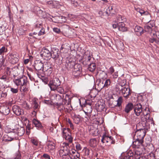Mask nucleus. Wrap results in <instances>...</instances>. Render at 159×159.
Returning <instances> with one entry per match:
<instances>
[{
  "label": "nucleus",
  "instance_id": "40",
  "mask_svg": "<svg viewBox=\"0 0 159 159\" xmlns=\"http://www.w3.org/2000/svg\"><path fill=\"white\" fill-rule=\"evenodd\" d=\"M149 111H148V113H145L144 111H143V115L144 116L145 118L144 119H142V120L143 121H147V120L149 118L150 115L149 113Z\"/></svg>",
  "mask_w": 159,
  "mask_h": 159
},
{
  "label": "nucleus",
  "instance_id": "21",
  "mask_svg": "<svg viewBox=\"0 0 159 159\" xmlns=\"http://www.w3.org/2000/svg\"><path fill=\"white\" fill-rule=\"evenodd\" d=\"M134 111L137 116H139L142 112V107L140 103L137 104L134 106Z\"/></svg>",
  "mask_w": 159,
  "mask_h": 159
},
{
  "label": "nucleus",
  "instance_id": "22",
  "mask_svg": "<svg viewBox=\"0 0 159 159\" xmlns=\"http://www.w3.org/2000/svg\"><path fill=\"white\" fill-rule=\"evenodd\" d=\"M134 141L133 142V147L135 148H139L141 145H142L143 142V140H139L136 138H134Z\"/></svg>",
  "mask_w": 159,
  "mask_h": 159
},
{
  "label": "nucleus",
  "instance_id": "3",
  "mask_svg": "<svg viewBox=\"0 0 159 159\" xmlns=\"http://www.w3.org/2000/svg\"><path fill=\"white\" fill-rule=\"evenodd\" d=\"M139 124L136 125L137 130L135 132L134 138H136L139 140H143L146 134L147 130L145 128L138 129V126Z\"/></svg>",
  "mask_w": 159,
  "mask_h": 159
},
{
  "label": "nucleus",
  "instance_id": "16",
  "mask_svg": "<svg viewBox=\"0 0 159 159\" xmlns=\"http://www.w3.org/2000/svg\"><path fill=\"white\" fill-rule=\"evenodd\" d=\"M34 67L38 72H43V64L41 61L37 60L35 61Z\"/></svg>",
  "mask_w": 159,
  "mask_h": 159
},
{
  "label": "nucleus",
  "instance_id": "44",
  "mask_svg": "<svg viewBox=\"0 0 159 159\" xmlns=\"http://www.w3.org/2000/svg\"><path fill=\"white\" fill-rule=\"evenodd\" d=\"M7 48L5 46H3L0 49V54H4V53L7 52Z\"/></svg>",
  "mask_w": 159,
  "mask_h": 159
},
{
  "label": "nucleus",
  "instance_id": "64",
  "mask_svg": "<svg viewBox=\"0 0 159 159\" xmlns=\"http://www.w3.org/2000/svg\"><path fill=\"white\" fill-rule=\"evenodd\" d=\"M53 30L54 32L57 33H59L61 32L60 29L57 28H54Z\"/></svg>",
  "mask_w": 159,
  "mask_h": 159
},
{
  "label": "nucleus",
  "instance_id": "7",
  "mask_svg": "<svg viewBox=\"0 0 159 159\" xmlns=\"http://www.w3.org/2000/svg\"><path fill=\"white\" fill-rule=\"evenodd\" d=\"M43 71L47 75H50L52 73L53 70V66L50 62H47L43 64Z\"/></svg>",
  "mask_w": 159,
  "mask_h": 159
},
{
  "label": "nucleus",
  "instance_id": "55",
  "mask_svg": "<svg viewBox=\"0 0 159 159\" xmlns=\"http://www.w3.org/2000/svg\"><path fill=\"white\" fill-rule=\"evenodd\" d=\"M37 100H34V109H37L39 108V104L38 103Z\"/></svg>",
  "mask_w": 159,
  "mask_h": 159
},
{
  "label": "nucleus",
  "instance_id": "63",
  "mask_svg": "<svg viewBox=\"0 0 159 159\" xmlns=\"http://www.w3.org/2000/svg\"><path fill=\"white\" fill-rule=\"evenodd\" d=\"M75 147L77 150H80L81 149L80 145L79 143H77L76 144Z\"/></svg>",
  "mask_w": 159,
  "mask_h": 159
},
{
  "label": "nucleus",
  "instance_id": "47",
  "mask_svg": "<svg viewBox=\"0 0 159 159\" xmlns=\"http://www.w3.org/2000/svg\"><path fill=\"white\" fill-rule=\"evenodd\" d=\"M41 30L38 33V35L39 36L43 35L45 34L44 29L43 28V27L41 28Z\"/></svg>",
  "mask_w": 159,
  "mask_h": 159
},
{
  "label": "nucleus",
  "instance_id": "30",
  "mask_svg": "<svg viewBox=\"0 0 159 159\" xmlns=\"http://www.w3.org/2000/svg\"><path fill=\"white\" fill-rule=\"evenodd\" d=\"M134 31L137 35H140L143 33V28L139 26H136L134 28Z\"/></svg>",
  "mask_w": 159,
  "mask_h": 159
},
{
  "label": "nucleus",
  "instance_id": "1",
  "mask_svg": "<svg viewBox=\"0 0 159 159\" xmlns=\"http://www.w3.org/2000/svg\"><path fill=\"white\" fill-rule=\"evenodd\" d=\"M84 56L85 59L84 62H87L86 64L88 65V70L91 72H93L96 69V65L95 63H91L93 59L92 54L88 50L84 53Z\"/></svg>",
  "mask_w": 159,
  "mask_h": 159
},
{
  "label": "nucleus",
  "instance_id": "45",
  "mask_svg": "<svg viewBox=\"0 0 159 159\" xmlns=\"http://www.w3.org/2000/svg\"><path fill=\"white\" fill-rule=\"evenodd\" d=\"M153 35L154 36L152 38H150L149 39V41L151 43H153L155 41V40L156 39V38L157 37V33L155 32V33H153Z\"/></svg>",
  "mask_w": 159,
  "mask_h": 159
},
{
  "label": "nucleus",
  "instance_id": "36",
  "mask_svg": "<svg viewBox=\"0 0 159 159\" xmlns=\"http://www.w3.org/2000/svg\"><path fill=\"white\" fill-rule=\"evenodd\" d=\"M125 20V18L122 17L121 16H118L117 18V23H124L123 22Z\"/></svg>",
  "mask_w": 159,
  "mask_h": 159
},
{
  "label": "nucleus",
  "instance_id": "23",
  "mask_svg": "<svg viewBox=\"0 0 159 159\" xmlns=\"http://www.w3.org/2000/svg\"><path fill=\"white\" fill-rule=\"evenodd\" d=\"M55 143L52 141L50 140L47 141V147L48 150L49 152L53 150L55 148Z\"/></svg>",
  "mask_w": 159,
  "mask_h": 159
},
{
  "label": "nucleus",
  "instance_id": "2",
  "mask_svg": "<svg viewBox=\"0 0 159 159\" xmlns=\"http://www.w3.org/2000/svg\"><path fill=\"white\" fill-rule=\"evenodd\" d=\"M64 104V111L67 113H70L72 110L71 103V97L68 94H66L65 98L62 100Z\"/></svg>",
  "mask_w": 159,
  "mask_h": 159
},
{
  "label": "nucleus",
  "instance_id": "51",
  "mask_svg": "<svg viewBox=\"0 0 159 159\" xmlns=\"http://www.w3.org/2000/svg\"><path fill=\"white\" fill-rule=\"evenodd\" d=\"M10 90L11 92L13 93H16L18 92V89L17 88H14L12 87H11Z\"/></svg>",
  "mask_w": 159,
  "mask_h": 159
},
{
  "label": "nucleus",
  "instance_id": "37",
  "mask_svg": "<svg viewBox=\"0 0 159 159\" xmlns=\"http://www.w3.org/2000/svg\"><path fill=\"white\" fill-rule=\"evenodd\" d=\"M96 107L99 111H103L105 108V104L103 103L102 104H99L98 103L96 104Z\"/></svg>",
  "mask_w": 159,
  "mask_h": 159
},
{
  "label": "nucleus",
  "instance_id": "17",
  "mask_svg": "<svg viewBox=\"0 0 159 159\" xmlns=\"http://www.w3.org/2000/svg\"><path fill=\"white\" fill-rule=\"evenodd\" d=\"M120 93H121L123 96L126 99L129 97L131 94L130 89L129 88L125 87H123L121 89Z\"/></svg>",
  "mask_w": 159,
  "mask_h": 159
},
{
  "label": "nucleus",
  "instance_id": "10",
  "mask_svg": "<svg viewBox=\"0 0 159 159\" xmlns=\"http://www.w3.org/2000/svg\"><path fill=\"white\" fill-rule=\"evenodd\" d=\"M14 83L17 86L26 84V83L29 82L28 81L27 78L25 76H23L19 79H16L13 80Z\"/></svg>",
  "mask_w": 159,
  "mask_h": 159
},
{
  "label": "nucleus",
  "instance_id": "8",
  "mask_svg": "<svg viewBox=\"0 0 159 159\" xmlns=\"http://www.w3.org/2000/svg\"><path fill=\"white\" fill-rule=\"evenodd\" d=\"M61 84V83L59 79L55 78L49 82V86L51 90H55L57 87L59 86Z\"/></svg>",
  "mask_w": 159,
  "mask_h": 159
},
{
  "label": "nucleus",
  "instance_id": "27",
  "mask_svg": "<svg viewBox=\"0 0 159 159\" xmlns=\"http://www.w3.org/2000/svg\"><path fill=\"white\" fill-rule=\"evenodd\" d=\"M134 107V105L131 103H128L125 107L124 111L126 113H129L132 110Z\"/></svg>",
  "mask_w": 159,
  "mask_h": 159
},
{
  "label": "nucleus",
  "instance_id": "18",
  "mask_svg": "<svg viewBox=\"0 0 159 159\" xmlns=\"http://www.w3.org/2000/svg\"><path fill=\"white\" fill-rule=\"evenodd\" d=\"M101 142L104 143L106 142V143H110L111 144H114L115 143V141L113 140V138L111 136L108 137L105 134H104L101 139Z\"/></svg>",
  "mask_w": 159,
  "mask_h": 159
},
{
  "label": "nucleus",
  "instance_id": "43",
  "mask_svg": "<svg viewBox=\"0 0 159 159\" xmlns=\"http://www.w3.org/2000/svg\"><path fill=\"white\" fill-rule=\"evenodd\" d=\"M80 155L79 153H76V154L74 155L73 156L71 154L70 155L69 158L70 159H80Z\"/></svg>",
  "mask_w": 159,
  "mask_h": 159
},
{
  "label": "nucleus",
  "instance_id": "28",
  "mask_svg": "<svg viewBox=\"0 0 159 159\" xmlns=\"http://www.w3.org/2000/svg\"><path fill=\"white\" fill-rule=\"evenodd\" d=\"M117 27L119 30L122 32H125L127 31V28L125 26V25L124 23H117Z\"/></svg>",
  "mask_w": 159,
  "mask_h": 159
},
{
  "label": "nucleus",
  "instance_id": "31",
  "mask_svg": "<svg viewBox=\"0 0 159 159\" xmlns=\"http://www.w3.org/2000/svg\"><path fill=\"white\" fill-rule=\"evenodd\" d=\"M33 122L35 126L37 128V129H40L42 128L43 126L41 123L38 120L34 119L33 120Z\"/></svg>",
  "mask_w": 159,
  "mask_h": 159
},
{
  "label": "nucleus",
  "instance_id": "19",
  "mask_svg": "<svg viewBox=\"0 0 159 159\" xmlns=\"http://www.w3.org/2000/svg\"><path fill=\"white\" fill-rule=\"evenodd\" d=\"M101 80H100V83L98 84L99 86V89H101L104 87L108 88L111 84V80L109 79H105L103 80L104 84L103 85V81L101 82Z\"/></svg>",
  "mask_w": 159,
  "mask_h": 159
},
{
  "label": "nucleus",
  "instance_id": "12",
  "mask_svg": "<svg viewBox=\"0 0 159 159\" xmlns=\"http://www.w3.org/2000/svg\"><path fill=\"white\" fill-rule=\"evenodd\" d=\"M19 59V57L16 54L10 53L8 56L9 61L13 64H15L17 63Z\"/></svg>",
  "mask_w": 159,
  "mask_h": 159
},
{
  "label": "nucleus",
  "instance_id": "24",
  "mask_svg": "<svg viewBox=\"0 0 159 159\" xmlns=\"http://www.w3.org/2000/svg\"><path fill=\"white\" fill-rule=\"evenodd\" d=\"M115 12V8L112 6H109L106 10V13L107 16L114 14Z\"/></svg>",
  "mask_w": 159,
  "mask_h": 159
},
{
  "label": "nucleus",
  "instance_id": "5",
  "mask_svg": "<svg viewBox=\"0 0 159 159\" xmlns=\"http://www.w3.org/2000/svg\"><path fill=\"white\" fill-rule=\"evenodd\" d=\"M62 147L63 148L62 149L61 148L60 151L62 156H68L69 157L70 155L71 154V152L69 143L64 142L62 144Z\"/></svg>",
  "mask_w": 159,
  "mask_h": 159
},
{
  "label": "nucleus",
  "instance_id": "13",
  "mask_svg": "<svg viewBox=\"0 0 159 159\" xmlns=\"http://www.w3.org/2000/svg\"><path fill=\"white\" fill-rule=\"evenodd\" d=\"M82 70V68L81 65L79 64H75L73 70L72 74L74 76H78L80 75Z\"/></svg>",
  "mask_w": 159,
  "mask_h": 159
},
{
  "label": "nucleus",
  "instance_id": "35",
  "mask_svg": "<svg viewBox=\"0 0 159 159\" xmlns=\"http://www.w3.org/2000/svg\"><path fill=\"white\" fill-rule=\"evenodd\" d=\"M73 120L75 124H78L81 121V117L79 115H75L73 118Z\"/></svg>",
  "mask_w": 159,
  "mask_h": 159
},
{
  "label": "nucleus",
  "instance_id": "58",
  "mask_svg": "<svg viewBox=\"0 0 159 159\" xmlns=\"http://www.w3.org/2000/svg\"><path fill=\"white\" fill-rule=\"evenodd\" d=\"M23 107L26 109H28L30 108L29 105L26 102H25L23 103Z\"/></svg>",
  "mask_w": 159,
  "mask_h": 159
},
{
  "label": "nucleus",
  "instance_id": "57",
  "mask_svg": "<svg viewBox=\"0 0 159 159\" xmlns=\"http://www.w3.org/2000/svg\"><path fill=\"white\" fill-rule=\"evenodd\" d=\"M92 102L93 101L91 100L87 99L85 100V105H90L91 106Z\"/></svg>",
  "mask_w": 159,
  "mask_h": 159
},
{
  "label": "nucleus",
  "instance_id": "61",
  "mask_svg": "<svg viewBox=\"0 0 159 159\" xmlns=\"http://www.w3.org/2000/svg\"><path fill=\"white\" fill-rule=\"evenodd\" d=\"M43 82L44 84H47L48 82V78L45 76L44 77L41 79Z\"/></svg>",
  "mask_w": 159,
  "mask_h": 159
},
{
  "label": "nucleus",
  "instance_id": "59",
  "mask_svg": "<svg viewBox=\"0 0 159 159\" xmlns=\"http://www.w3.org/2000/svg\"><path fill=\"white\" fill-rule=\"evenodd\" d=\"M43 157L45 159H51L50 156L47 153L43 154Z\"/></svg>",
  "mask_w": 159,
  "mask_h": 159
},
{
  "label": "nucleus",
  "instance_id": "62",
  "mask_svg": "<svg viewBox=\"0 0 159 159\" xmlns=\"http://www.w3.org/2000/svg\"><path fill=\"white\" fill-rule=\"evenodd\" d=\"M53 1H48L47 2V4L49 5L50 7L53 8Z\"/></svg>",
  "mask_w": 159,
  "mask_h": 159
},
{
  "label": "nucleus",
  "instance_id": "15",
  "mask_svg": "<svg viewBox=\"0 0 159 159\" xmlns=\"http://www.w3.org/2000/svg\"><path fill=\"white\" fill-rule=\"evenodd\" d=\"M84 111L85 113L87 116H86L85 118L88 120L90 119L91 116V113L92 111V109L91 106L90 105H85L83 108Z\"/></svg>",
  "mask_w": 159,
  "mask_h": 159
},
{
  "label": "nucleus",
  "instance_id": "26",
  "mask_svg": "<svg viewBox=\"0 0 159 159\" xmlns=\"http://www.w3.org/2000/svg\"><path fill=\"white\" fill-rule=\"evenodd\" d=\"M29 82L26 83V84L22 85L20 86V90L21 92H23L24 93H26L29 90Z\"/></svg>",
  "mask_w": 159,
  "mask_h": 159
},
{
  "label": "nucleus",
  "instance_id": "4",
  "mask_svg": "<svg viewBox=\"0 0 159 159\" xmlns=\"http://www.w3.org/2000/svg\"><path fill=\"white\" fill-rule=\"evenodd\" d=\"M61 131L63 138L69 142L72 143L73 141V138L72 137L70 129L66 127L62 128Z\"/></svg>",
  "mask_w": 159,
  "mask_h": 159
},
{
  "label": "nucleus",
  "instance_id": "46",
  "mask_svg": "<svg viewBox=\"0 0 159 159\" xmlns=\"http://www.w3.org/2000/svg\"><path fill=\"white\" fill-rule=\"evenodd\" d=\"M35 24V27L36 28H41L43 27L42 23L38 21H36Z\"/></svg>",
  "mask_w": 159,
  "mask_h": 159
},
{
  "label": "nucleus",
  "instance_id": "56",
  "mask_svg": "<svg viewBox=\"0 0 159 159\" xmlns=\"http://www.w3.org/2000/svg\"><path fill=\"white\" fill-rule=\"evenodd\" d=\"M59 5L58 2L54 1L53 3V8H57Z\"/></svg>",
  "mask_w": 159,
  "mask_h": 159
},
{
  "label": "nucleus",
  "instance_id": "52",
  "mask_svg": "<svg viewBox=\"0 0 159 159\" xmlns=\"http://www.w3.org/2000/svg\"><path fill=\"white\" fill-rule=\"evenodd\" d=\"M148 159H155V155L153 153L151 152L148 156Z\"/></svg>",
  "mask_w": 159,
  "mask_h": 159
},
{
  "label": "nucleus",
  "instance_id": "33",
  "mask_svg": "<svg viewBox=\"0 0 159 159\" xmlns=\"http://www.w3.org/2000/svg\"><path fill=\"white\" fill-rule=\"evenodd\" d=\"M69 47L67 43L62 44L60 48V51L62 52H67L69 50Z\"/></svg>",
  "mask_w": 159,
  "mask_h": 159
},
{
  "label": "nucleus",
  "instance_id": "54",
  "mask_svg": "<svg viewBox=\"0 0 159 159\" xmlns=\"http://www.w3.org/2000/svg\"><path fill=\"white\" fill-rule=\"evenodd\" d=\"M140 13L141 14V16L148 15L149 14V13L148 12L145 11L144 10L142 9H141Z\"/></svg>",
  "mask_w": 159,
  "mask_h": 159
},
{
  "label": "nucleus",
  "instance_id": "38",
  "mask_svg": "<svg viewBox=\"0 0 159 159\" xmlns=\"http://www.w3.org/2000/svg\"><path fill=\"white\" fill-rule=\"evenodd\" d=\"M64 96L63 95H61L59 94H55V98L57 101L58 102H61V101L62 102V100H63V97Z\"/></svg>",
  "mask_w": 159,
  "mask_h": 159
},
{
  "label": "nucleus",
  "instance_id": "6",
  "mask_svg": "<svg viewBox=\"0 0 159 159\" xmlns=\"http://www.w3.org/2000/svg\"><path fill=\"white\" fill-rule=\"evenodd\" d=\"M51 57L56 61L58 60L60 62L59 63H61V61L63 59L62 57L60 55V52L59 50L57 48H53L52 49L51 52Z\"/></svg>",
  "mask_w": 159,
  "mask_h": 159
},
{
  "label": "nucleus",
  "instance_id": "14",
  "mask_svg": "<svg viewBox=\"0 0 159 159\" xmlns=\"http://www.w3.org/2000/svg\"><path fill=\"white\" fill-rule=\"evenodd\" d=\"M51 52L47 48H43L42 51L41 55L46 60H48L51 58Z\"/></svg>",
  "mask_w": 159,
  "mask_h": 159
},
{
  "label": "nucleus",
  "instance_id": "50",
  "mask_svg": "<svg viewBox=\"0 0 159 159\" xmlns=\"http://www.w3.org/2000/svg\"><path fill=\"white\" fill-rule=\"evenodd\" d=\"M117 105L118 106L120 107L121 105V103L122 102V97H120L117 99Z\"/></svg>",
  "mask_w": 159,
  "mask_h": 159
},
{
  "label": "nucleus",
  "instance_id": "9",
  "mask_svg": "<svg viewBox=\"0 0 159 159\" xmlns=\"http://www.w3.org/2000/svg\"><path fill=\"white\" fill-rule=\"evenodd\" d=\"M75 63L71 58H68L64 65V68L66 70L70 71L74 67Z\"/></svg>",
  "mask_w": 159,
  "mask_h": 159
},
{
  "label": "nucleus",
  "instance_id": "29",
  "mask_svg": "<svg viewBox=\"0 0 159 159\" xmlns=\"http://www.w3.org/2000/svg\"><path fill=\"white\" fill-rule=\"evenodd\" d=\"M64 104L63 102H57L55 104V106L57 109L60 111H64Z\"/></svg>",
  "mask_w": 159,
  "mask_h": 159
},
{
  "label": "nucleus",
  "instance_id": "34",
  "mask_svg": "<svg viewBox=\"0 0 159 159\" xmlns=\"http://www.w3.org/2000/svg\"><path fill=\"white\" fill-rule=\"evenodd\" d=\"M89 144L92 147H95L97 145V142L95 138L91 139L89 141Z\"/></svg>",
  "mask_w": 159,
  "mask_h": 159
},
{
  "label": "nucleus",
  "instance_id": "42",
  "mask_svg": "<svg viewBox=\"0 0 159 159\" xmlns=\"http://www.w3.org/2000/svg\"><path fill=\"white\" fill-rule=\"evenodd\" d=\"M37 74L38 77L41 80L45 76V75L46 74H45V73L43 71L38 72Z\"/></svg>",
  "mask_w": 159,
  "mask_h": 159
},
{
  "label": "nucleus",
  "instance_id": "25",
  "mask_svg": "<svg viewBox=\"0 0 159 159\" xmlns=\"http://www.w3.org/2000/svg\"><path fill=\"white\" fill-rule=\"evenodd\" d=\"M133 155L132 153H126L121 155L120 159H133Z\"/></svg>",
  "mask_w": 159,
  "mask_h": 159
},
{
  "label": "nucleus",
  "instance_id": "41",
  "mask_svg": "<svg viewBox=\"0 0 159 159\" xmlns=\"http://www.w3.org/2000/svg\"><path fill=\"white\" fill-rule=\"evenodd\" d=\"M56 90L58 92L61 94L67 92V91H65L64 89L62 87H57L56 89Z\"/></svg>",
  "mask_w": 159,
  "mask_h": 159
},
{
  "label": "nucleus",
  "instance_id": "53",
  "mask_svg": "<svg viewBox=\"0 0 159 159\" xmlns=\"http://www.w3.org/2000/svg\"><path fill=\"white\" fill-rule=\"evenodd\" d=\"M152 28L151 26H149L148 25H146L144 27L145 30L146 32H149L151 30Z\"/></svg>",
  "mask_w": 159,
  "mask_h": 159
},
{
  "label": "nucleus",
  "instance_id": "11",
  "mask_svg": "<svg viewBox=\"0 0 159 159\" xmlns=\"http://www.w3.org/2000/svg\"><path fill=\"white\" fill-rule=\"evenodd\" d=\"M8 128L5 129V131L8 133L13 132L14 133H16L17 134L20 136H22L25 133V130L24 128L20 127L16 129H10L9 130L7 131Z\"/></svg>",
  "mask_w": 159,
  "mask_h": 159
},
{
  "label": "nucleus",
  "instance_id": "32",
  "mask_svg": "<svg viewBox=\"0 0 159 159\" xmlns=\"http://www.w3.org/2000/svg\"><path fill=\"white\" fill-rule=\"evenodd\" d=\"M0 111L4 115H8L10 112V109L7 106L3 107L0 108Z\"/></svg>",
  "mask_w": 159,
  "mask_h": 159
},
{
  "label": "nucleus",
  "instance_id": "60",
  "mask_svg": "<svg viewBox=\"0 0 159 159\" xmlns=\"http://www.w3.org/2000/svg\"><path fill=\"white\" fill-rule=\"evenodd\" d=\"M114 71V69L112 66L108 70V73L111 74H112Z\"/></svg>",
  "mask_w": 159,
  "mask_h": 159
},
{
  "label": "nucleus",
  "instance_id": "20",
  "mask_svg": "<svg viewBox=\"0 0 159 159\" xmlns=\"http://www.w3.org/2000/svg\"><path fill=\"white\" fill-rule=\"evenodd\" d=\"M12 110L14 114L18 116L22 115L24 114V111L16 105H14L12 107Z\"/></svg>",
  "mask_w": 159,
  "mask_h": 159
},
{
  "label": "nucleus",
  "instance_id": "39",
  "mask_svg": "<svg viewBox=\"0 0 159 159\" xmlns=\"http://www.w3.org/2000/svg\"><path fill=\"white\" fill-rule=\"evenodd\" d=\"M123 84H121V83H119L118 84H117L116 86V89H117L118 91L120 90V91L121 89L120 88V86H121V87H123V86L125 85L126 84V81L125 80H123Z\"/></svg>",
  "mask_w": 159,
  "mask_h": 159
},
{
  "label": "nucleus",
  "instance_id": "49",
  "mask_svg": "<svg viewBox=\"0 0 159 159\" xmlns=\"http://www.w3.org/2000/svg\"><path fill=\"white\" fill-rule=\"evenodd\" d=\"M94 92H95V90H91L89 94V97H90L91 98H94L96 96V94L94 93Z\"/></svg>",
  "mask_w": 159,
  "mask_h": 159
},
{
  "label": "nucleus",
  "instance_id": "48",
  "mask_svg": "<svg viewBox=\"0 0 159 159\" xmlns=\"http://www.w3.org/2000/svg\"><path fill=\"white\" fill-rule=\"evenodd\" d=\"M31 142L32 143L36 146H37L38 145V142L37 139H31Z\"/></svg>",
  "mask_w": 159,
  "mask_h": 159
}]
</instances>
